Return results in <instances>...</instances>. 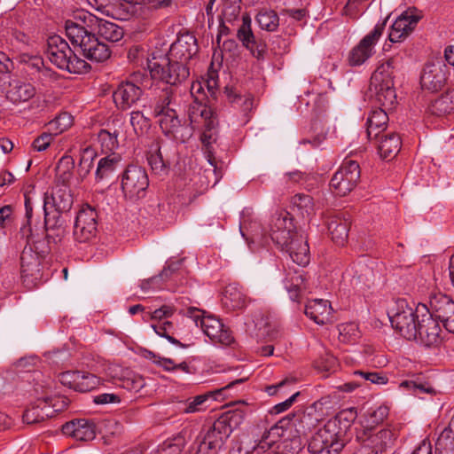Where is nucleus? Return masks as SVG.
Wrapping results in <instances>:
<instances>
[{
  "instance_id": "f257e3e1",
  "label": "nucleus",
  "mask_w": 454,
  "mask_h": 454,
  "mask_svg": "<svg viewBox=\"0 0 454 454\" xmlns=\"http://www.w3.org/2000/svg\"><path fill=\"white\" fill-rule=\"evenodd\" d=\"M66 35L82 56L94 62H103L109 59V47L100 42L96 34L101 38L115 43L124 35L123 29L117 24L98 17L85 10L74 13L73 20L65 23Z\"/></svg>"
},
{
  "instance_id": "f03ea898",
  "label": "nucleus",
  "mask_w": 454,
  "mask_h": 454,
  "mask_svg": "<svg viewBox=\"0 0 454 454\" xmlns=\"http://www.w3.org/2000/svg\"><path fill=\"white\" fill-rule=\"evenodd\" d=\"M198 52L197 40L194 35L185 33L174 42L168 53L153 51L146 57V68L152 79L159 80L170 85H176L190 74L186 62Z\"/></svg>"
},
{
  "instance_id": "7ed1b4c3",
  "label": "nucleus",
  "mask_w": 454,
  "mask_h": 454,
  "mask_svg": "<svg viewBox=\"0 0 454 454\" xmlns=\"http://www.w3.org/2000/svg\"><path fill=\"white\" fill-rule=\"evenodd\" d=\"M155 115L162 132L177 142L184 143L192 137L194 130L205 128L204 139L212 135H207L214 129L218 121L213 108L207 105L199 103L192 104L189 107V124L182 123L177 113L170 107V100L167 97L161 104L154 108Z\"/></svg>"
},
{
  "instance_id": "20e7f679",
  "label": "nucleus",
  "mask_w": 454,
  "mask_h": 454,
  "mask_svg": "<svg viewBox=\"0 0 454 454\" xmlns=\"http://www.w3.org/2000/svg\"><path fill=\"white\" fill-rule=\"evenodd\" d=\"M355 409L340 411L319 428L309 442V451L313 454H338L345 445L346 433L356 420Z\"/></svg>"
},
{
  "instance_id": "39448f33",
  "label": "nucleus",
  "mask_w": 454,
  "mask_h": 454,
  "mask_svg": "<svg viewBox=\"0 0 454 454\" xmlns=\"http://www.w3.org/2000/svg\"><path fill=\"white\" fill-rule=\"evenodd\" d=\"M283 217H273L270 233L271 239L281 250L288 253L294 262L306 266L309 262V249L306 239L294 231V230L279 231L286 228Z\"/></svg>"
},
{
  "instance_id": "423d86ee",
  "label": "nucleus",
  "mask_w": 454,
  "mask_h": 454,
  "mask_svg": "<svg viewBox=\"0 0 454 454\" xmlns=\"http://www.w3.org/2000/svg\"><path fill=\"white\" fill-rule=\"evenodd\" d=\"M47 57L57 67L73 74L86 73L90 65L74 54L68 43L59 35L48 39Z\"/></svg>"
},
{
  "instance_id": "0eeeda50",
  "label": "nucleus",
  "mask_w": 454,
  "mask_h": 454,
  "mask_svg": "<svg viewBox=\"0 0 454 454\" xmlns=\"http://www.w3.org/2000/svg\"><path fill=\"white\" fill-rule=\"evenodd\" d=\"M393 73L394 60L388 59L379 66L371 77V92L375 101L386 109H391L396 102Z\"/></svg>"
},
{
  "instance_id": "6e6552de",
  "label": "nucleus",
  "mask_w": 454,
  "mask_h": 454,
  "mask_svg": "<svg viewBox=\"0 0 454 454\" xmlns=\"http://www.w3.org/2000/svg\"><path fill=\"white\" fill-rule=\"evenodd\" d=\"M184 314L201 328L213 344L229 346L234 341L230 329L215 316L206 315L204 311L194 307L188 308Z\"/></svg>"
},
{
  "instance_id": "1a4fd4ad",
  "label": "nucleus",
  "mask_w": 454,
  "mask_h": 454,
  "mask_svg": "<svg viewBox=\"0 0 454 454\" xmlns=\"http://www.w3.org/2000/svg\"><path fill=\"white\" fill-rule=\"evenodd\" d=\"M392 327L403 338L411 340L417 336V321L422 317L418 306L413 308L405 300H398L387 313Z\"/></svg>"
},
{
  "instance_id": "9d476101",
  "label": "nucleus",
  "mask_w": 454,
  "mask_h": 454,
  "mask_svg": "<svg viewBox=\"0 0 454 454\" xmlns=\"http://www.w3.org/2000/svg\"><path fill=\"white\" fill-rule=\"evenodd\" d=\"M246 414L247 412L239 408L225 412L207 431H202L206 439L220 450L233 430L243 422Z\"/></svg>"
},
{
  "instance_id": "9b49d317",
  "label": "nucleus",
  "mask_w": 454,
  "mask_h": 454,
  "mask_svg": "<svg viewBox=\"0 0 454 454\" xmlns=\"http://www.w3.org/2000/svg\"><path fill=\"white\" fill-rule=\"evenodd\" d=\"M356 441L360 448L354 454H378L392 446L394 434L389 429L361 428L356 432Z\"/></svg>"
},
{
  "instance_id": "f8f14e48",
  "label": "nucleus",
  "mask_w": 454,
  "mask_h": 454,
  "mask_svg": "<svg viewBox=\"0 0 454 454\" xmlns=\"http://www.w3.org/2000/svg\"><path fill=\"white\" fill-rule=\"evenodd\" d=\"M148 185V176L142 167L130 165L121 176V191L128 200H136L143 198Z\"/></svg>"
},
{
  "instance_id": "ddd939ff",
  "label": "nucleus",
  "mask_w": 454,
  "mask_h": 454,
  "mask_svg": "<svg viewBox=\"0 0 454 454\" xmlns=\"http://www.w3.org/2000/svg\"><path fill=\"white\" fill-rule=\"evenodd\" d=\"M141 74H135L131 81L121 82L114 91L113 98L116 106L122 110H128L137 104L141 98L144 89L147 86L141 78Z\"/></svg>"
},
{
  "instance_id": "4468645a",
  "label": "nucleus",
  "mask_w": 454,
  "mask_h": 454,
  "mask_svg": "<svg viewBox=\"0 0 454 454\" xmlns=\"http://www.w3.org/2000/svg\"><path fill=\"white\" fill-rule=\"evenodd\" d=\"M385 27L386 20L377 23L373 29L350 51L348 59L350 66H361L375 53V46L381 37Z\"/></svg>"
},
{
  "instance_id": "2eb2a0df",
  "label": "nucleus",
  "mask_w": 454,
  "mask_h": 454,
  "mask_svg": "<svg viewBox=\"0 0 454 454\" xmlns=\"http://www.w3.org/2000/svg\"><path fill=\"white\" fill-rule=\"evenodd\" d=\"M418 311L422 313V317L417 321V336L412 340L426 347L438 344L441 340L439 323L426 305L419 304Z\"/></svg>"
},
{
  "instance_id": "dca6fc26",
  "label": "nucleus",
  "mask_w": 454,
  "mask_h": 454,
  "mask_svg": "<svg viewBox=\"0 0 454 454\" xmlns=\"http://www.w3.org/2000/svg\"><path fill=\"white\" fill-rule=\"evenodd\" d=\"M360 177V168L356 161H344L330 182L331 189L340 196H345L356 186Z\"/></svg>"
},
{
  "instance_id": "f3484780",
  "label": "nucleus",
  "mask_w": 454,
  "mask_h": 454,
  "mask_svg": "<svg viewBox=\"0 0 454 454\" xmlns=\"http://www.w3.org/2000/svg\"><path fill=\"white\" fill-rule=\"evenodd\" d=\"M98 215L89 205L83 206L76 215L73 236L75 241L84 243L95 237Z\"/></svg>"
},
{
  "instance_id": "a211bd4d",
  "label": "nucleus",
  "mask_w": 454,
  "mask_h": 454,
  "mask_svg": "<svg viewBox=\"0 0 454 454\" xmlns=\"http://www.w3.org/2000/svg\"><path fill=\"white\" fill-rule=\"evenodd\" d=\"M74 203L73 195L68 185L57 184L51 194L46 193L43 197V211L45 218L49 215L50 210L58 213L67 212Z\"/></svg>"
},
{
  "instance_id": "6ab92c4d",
  "label": "nucleus",
  "mask_w": 454,
  "mask_h": 454,
  "mask_svg": "<svg viewBox=\"0 0 454 454\" xmlns=\"http://www.w3.org/2000/svg\"><path fill=\"white\" fill-rule=\"evenodd\" d=\"M420 15L416 9L409 8L403 12L390 27L388 39L391 43H398L405 39L415 28Z\"/></svg>"
},
{
  "instance_id": "aec40b11",
  "label": "nucleus",
  "mask_w": 454,
  "mask_h": 454,
  "mask_svg": "<svg viewBox=\"0 0 454 454\" xmlns=\"http://www.w3.org/2000/svg\"><path fill=\"white\" fill-rule=\"evenodd\" d=\"M237 36L250 53L257 59H264L266 53V44L262 41H257L251 29V19L246 15L242 18V24L239 27Z\"/></svg>"
},
{
  "instance_id": "412c9836",
  "label": "nucleus",
  "mask_w": 454,
  "mask_h": 454,
  "mask_svg": "<svg viewBox=\"0 0 454 454\" xmlns=\"http://www.w3.org/2000/svg\"><path fill=\"white\" fill-rule=\"evenodd\" d=\"M444 68L441 62L427 63L420 77L422 88L431 91L440 90L445 82Z\"/></svg>"
},
{
  "instance_id": "4be33fe9",
  "label": "nucleus",
  "mask_w": 454,
  "mask_h": 454,
  "mask_svg": "<svg viewBox=\"0 0 454 454\" xmlns=\"http://www.w3.org/2000/svg\"><path fill=\"white\" fill-rule=\"evenodd\" d=\"M40 385L35 387V393L38 395L36 403L41 410V414L43 419L52 418L57 412L63 411L67 405L66 402L59 397H52L47 395V389Z\"/></svg>"
},
{
  "instance_id": "5701e85b",
  "label": "nucleus",
  "mask_w": 454,
  "mask_h": 454,
  "mask_svg": "<svg viewBox=\"0 0 454 454\" xmlns=\"http://www.w3.org/2000/svg\"><path fill=\"white\" fill-rule=\"evenodd\" d=\"M65 434L74 437L77 441H90L94 439L95 425L87 419H81L72 420L63 426Z\"/></svg>"
},
{
  "instance_id": "b1692460",
  "label": "nucleus",
  "mask_w": 454,
  "mask_h": 454,
  "mask_svg": "<svg viewBox=\"0 0 454 454\" xmlns=\"http://www.w3.org/2000/svg\"><path fill=\"white\" fill-rule=\"evenodd\" d=\"M332 306L327 300L314 299L305 306V314L317 325L328 323L332 316Z\"/></svg>"
},
{
  "instance_id": "393cba45",
  "label": "nucleus",
  "mask_w": 454,
  "mask_h": 454,
  "mask_svg": "<svg viewBox=\"0 0 454 454\" xmlns=\"http://www.w3.org/2000/svg\"><path fill=\"white\" fill-rule=\"evenodd\" d=\"M430 308L432 314L434 315L435 319L440 320L442 323L454 315V301L449 296L439 294L430 298Z\"/></svg>"
},
{
  "instance_id": "a878e982",
  "label": "nucleus",
  "mask_w": 454,
  "mask_h": 454,
  "mask_svg": "<svg viewBox=\"0 0 454 454\" xmlns=\"http://www.w3.org/2000/svg\"><path fill=\"white\" fill-rule=\"evenodd\" d=\"M21 275L26 278L32 277L37 279L40 276V259L31 247L26 246L20 256Z\"/></svg>"
},
{
  "instance_id": "bb28decb",
  "label": "nucleus",
  "mask_w": 454,
  "mask_h": 454,
  "mask_svg": "<svg viewBox=\"0 0 454 454\" xmlns=\"http://www.w3.org/2000/svg\"><path fill=\"white\" fill-rule=\"evenodd\" d=\"M222 302L228 310H239L246 307L247 297L238 285L231 284L225 287Z\"/></svg>"
},
{
  "instance_id": "cd10ccee",
  "label": "nucleus",
  "mask_w": 454,
  "mask_h": 454,
  "mask_svg": "<svg viewBox=\"0 0 454 454\" xmlns=\"http://www.w3.org/2000/svg\"><path fill=\"white\" fill-rule=\"evenodd\" d=\"M387 109L379 108L372 111L367 119V137L370 140L378 138L386 128L388 121Z\"/></svg>"
},
{
  "instance_id": "c85d7f7f",
  "label": "nucleus",
  "mask_w": 454,
  "mask_h": 454,
  "mask_svg": "<svg viewBox=\"0 0 454 454\" xmlns=\"http://www.w3.org/2000/svg\"><path fill=\"white\" fill-rule=\"evenodd\" d=\"M378 150L381 158L393 159L401 149L400 137L395 133L380 135Z\"/></svg>"
},
{
  "instance_id": "c756f323",
  "label": "nucleus",
  "mask_w": 454,
  "mask_h": 454,
  "mask_svg": "<svg viewBox=\"0 0 454 454\" xmlns=\"http://www.w3.org/2000/svg\"><path fill=\"white\" fill-rule=\"evenodd\" d=\"M349 223L346 219H341L334 216L328 223V231L332 237L333 241L339 245L343 246L348 235Z\"/></svg>"
},
{
  "instance_id": "7c9ffc66",
  "label": "nucleus",
  "mask_w": 454,
  "mask_h": 454,
  "mask_svg": "<svg viewBox=\"0 0 454 454\" xmlns=\"http://www.w3.org/2000/svg\"><path fill=\"white\" fill-rule=\"evenodd\" d=\"M290 275V273H288ZM285 286L292 301H296L302 291L309 289L305 281L303 270L294 271L293 276H288L285 281Z\"/></svg>"
},
{
  "instance_id": "2f4dec72",
  "label": "nucleus",
  "mask_w": 454,
  "mask_h": 454,
  "mask_svg": "<svg viewBox=\"0 0 454 454\" xmlns=\"http://www.w3.org/2000/svg\"><path fill=\"white\" fill-rule=\"evenodd\" d=\"M35 94V89L32 84L16 82L11 85L7 97L13 103H20L29 100Z\"/></svg>"
},
{
  "instance_id": "473e14b6",
  "label": "nucleus",
  "mask_w": 454,
  "mask_h": 454,
  "mask_svg": "<svg viewBox=\"0 0 454 454\" xmlns=\"http://www.w3.org/2000/svg\"><path fill=\"white\" fill-rule=\"evenodd\" d=\"M97 154L93 148L86 147L81 153V158L77 168L76 184H81L90 172L94 166Z\"/></svg>"
},
{
  "instance_id": "72a5a7b5",
  "label": "nucleus",
  "mask_w": 454,
  "mask_h": 454,
  "mask_svg": "<svg viewBox=\"0 0 454 454\" xmlns=\"http://www.w3.org/2000/svg\"><path fill=\"white\" fill-rule=\"evenodd\" d=\"M434 115H445L454 111V91L447 92L436 98L429 106Z\"/></svg>"
},
{
  "instance_id": "f704fd0d",
  "label": "nucleus",
  "mask_w": 454,
  "mask_h": 454,
  "mask_svg": "<svg viewBox=\"0 0 454 454\" xmlns=\"http://www.w3.org/2000/svg\"><path fill=\"white\" fill-rule=\"evenodd\" d=\"M74 160L71 156H63L56 167V179L59 185H68L72 176Z\"/></svg>"
},
{
  "instance_id": "c9c22d12",
  "label": "nucleus",
  "mask_w": 454,
  "mask_h": 454,
  "mask_svg": "<svg viewBox=\"0 0 454 454\" xmlns=\"http://www.w3.org/2000/svg\"><path fill=\"white\" fill-rule=\"evenodd\" d=\"M119 161V157L114 154L101 158L96 169V179L101 181L109 177L116 170Z\"/></svg>"
},
{
  "instance_id": "e433bc0d",
  "label": "nucleus",
  "mask_w": 454,
  "mask_h": 454,
  "mask_svg": "<svg viewBox=\"0 0 454 454\" xmlns=\"http://www.w3.org/2000/svg\"><path fill=\"white\" fill-rule=\"evenodd\" d=\"M22 62L35 69L39 74V79H51L55 74L51 68L44 66L43 59L39 56L23 55Z\"/></svg>"
},
{
  "instance_id": "4c0bfd02",
  "label": "nucleus",
  "mask_w": 454,
  "mask_h": 454,
  "mask_svg": "<svg viewBox=\"0 0 454 454\" xmlns=\"http://www.w3.org/2000/svg\"><path fill=\"white\" fill-rule=\"evenodd\" d=\"M293 205L302 217L310 218L316 211L313 199L307 194H297L293 198Z\"/></svg>"
},
{
  "instance_id": "58836bf2",
  "label": "nucleus",
  "mask_w": 454,
  "mask_h": 454,
  "mask_svg": "<svg viewBox=\"0 0 454 454\" xmlns=\"http://www.w3.org/2000/svg\"><path fill=\"white\" fill-rule=\"evenodd\" d=\"M387 414L388 408L385 405L369 410L361 422L362 428H372L374 425L381 423Z\"/></svg>"
},
{
  "instance_id": "ea45409f",
  "label": "nucleus",
  "mask_w": 454,
  "mask_h": 454,
  "mask_svg": "<svg viewBox=\"0 0 454 454\" xmlns=\"http://www.w3.org/2000/svg\"><path fill=\"white\" fill-rule=\"evenodd\" d=\"M118 136L117 129H101L98 134V142L101 147L106 152H113L118 147Z\"/></svg>"
},
{
  "instance_id": "a19ab883",
  "label": "nucleus",
  "mask_w": 454,
  "mask_h": 454,
  "mask_svg": "<svg viewBox=\"0 0 454 454\" xmlns=\"http://www.w3.org/2000/svg\"><path fill=\"white\" fill-rule=\"evenodd\" d=\"M226 94L229 100L240 107L244 112H247L252 109L254 105V98L251 94H241L233 89H226Z\"/></svg>"
},
{
  "instance_id": "79ce46f5",
  "label": "nucleus",
  "mask_w": 454,
  "mask_h": 454,
  "mask_svg": "<svg viewBox=\"0 0 454 454\" xmlns=\"http://www.w3.org/2000/svg\"><path fill=\"white\" fill-rule=\"evenodd\" d=\"M153 362L168 372H182L184 373H191V367L186 362L175 363L170 358L160 357L155 355H152Z\"/></svg>"
},
{
  "instance_id": "37998d69",
  "label": "nucleus",
  "mask_w": 454,
  "mask_h": 454,
  "mask_svg": "<svg viewBox=\"0 0 454 454\" xmlns=\"http://www.w3.org/2000/svg\"><path fill=\"white\" fill-rule=\"evenodd\" d=\"M121 386L129 391L138 393L145 386V380L141 375L126 370Z\"/></svg>"
},
{
  "instance_id": "c03bdc74",
  "label": "nucleus",
  "mask_w": 454,
  "mask_h": 454,
  "mask_svg": "<svg viewBox=\"0 0 454 454\" xmlns=\"http://www.w3.org/2000/svg\"><path fill=\"white\" fill-rule=\"evenodd\" d=\"M285 431L284 427L280 423L276 424L271 427L267 434L263 436V442L256 446H253V450L259 454L261 450H264L266 445L269 446L271 443L276 442L279 438L283 437L285 435Z\"/></svg>"
},
{
  "instance_id": "a18cd8bd",
  "label": "nucleus",
  "mask_w": 454,
  "mask_h": 454,
  "mask_svg": "<svg viewBox=\"0 0 454 454\" xmlns=\"http://www.w3.org/2000/svg\"><path fill=\"white\" fill-rule=\"evenodd\" d=\"M73 117L67 113H62L48 123V130L55 137L72 126Z\"/></svg>"
},
{
  "instance_id": "49530a36",
  "label": "nucleus",
  "mask_w": 454,
  "mask_h": 454,
  "mask_svg": "<svg viewBox=\"0 0 454 454\" xmlns=\"http://www.w3.org/2000/svg\"><path fill=\"white\" fill-rule=\"evenodd\" d=\"M207 400V395H200L180 403L179 411L183 413L200 412L205 409L204 403Z\"/></svg>"
},
{
  "instance_id": "de8ad7c7",
  "label": "nucleus",
  "mask_w": 454,
  "mask_h": 454,
  "mask_svg": "<svg viewBox=\"0 0 454 454\" xmlns=\"http://www.w3.org/2000/svg\"><path fill=\"white\" fill-rule=\"evenodd\" d=\"M147 160L153 172L161 174L166 170V163L162 158L160 149L158 144L152 146L148 153Z\"/></svg>"
},
{
  "instance_id": "09e8293b",
  "label": "nucleus",
  "mask_w": 454,
  "mask_h": 454,
  "mask_svg": "<svg viewBox=\"0 0 454 454\" xmlns=\"http://www.w3.org/2000/svg\"><path fill=\"white\" fill-rule=\"evenodd\" d=\"M181 263H182L181 260L168 262L166 267L163 269V270L161 271V273L160 275L143 280L142 287L145 290H148V289H150V287L147 286L148 284L153 283V282H158L159 280L168 279L175 271L179 270Z\"/></svg>"
},
{
  "instance_id": "8fccbe9b",
  "label": "nucleus",
  "mask_w": 454,
  "mask_h": 454,
  "mask_svg": "<svg viewBox=\"0 0 454 454\" xmlns=\"http://www.w3.org/2000/svg\"><path fill=\"white\" fill-rule=\"evenodd\" d=\"M129 121L137 135L145 134L151 126L150 119L141 111L131 112Z\"/></svg>"
},
{
  "instance_id": "3c124183",
  "label": "nucleus",
  "mask_w": 454,
  "mask_h": 454,
  "mask_svg": "<svg viewBox=\"0 0 454 454\" xmlns=\"http://www.w3.org/2000/svg\"><path fill=\"white\" fill-rule=\"evenodd\" d=\"M257 22L262 29L274 31L278 26V17L273 11H262L257 15Z\"/></svg>"
},
{
  "instance_id": "603ef678",
  "label": "nucleus",
  "mask_w": 454,
  "mask_h": 454,
  "mask_svg": "<svg viewBox=\"0 0 454 454\" xmlns=\"http://www.w3.org/2000/svg\"><path fill=\"white\" fill-rule=\"evenodd\" d=\"M150 327L157 335L166 338L169 342L175 345L183 346L178 340L170 335V333L173 330V324L170 321L165 320L161 323L159 322L157 324H152Z\"/></svg>"
},
{
  "instance_id": "864d4df0",
  "label": "nucleus",
  "mask_w": 454,
  "mask_h": 454,
  "mask_svg": "<svg viewBox=\"0 0 454 454\" xmlns=\"http://www.w3.org/2000/svg\"><path fill=\"white\" fill-rule=\"evenodd\" d=\"M339 339L343 342L355 341L359 337V331L356 324L346 323L339 325Z\"/></svg>"
},
{
  "instance_id": "5fc2aeb1",
  "label": "nucleus",
  "mask_w": 454,
  "mask_h": 454,
  "mask_svg": "<svg viewBox=\"0 0 454 454\" xmlns=\"http://www.w3.org/2000/svg\"><path fill=\"white\" fill-rule=\"evenodd\" d=\"M193 448L196 449V454H216L219 449L215 447L212 442L206 439L203 432L197 436Z\"/></svg>"
},
{
  "instance_id": "6e6d98bb",
  "label": "nucleus",
  "mask_w": 454,
  "mask_h": 454,
  "mask_svg": "<svg viewBox=\"0 0 454 454\" xmlns=\"http://www.w3.org/2000/svg\"><path fill=\"white\" fill-rule=\"evenodd\" d=\"M175 309L169 305H163L160 308L155 309L153 312H145L143 315V320L148 322L149 320L168 319L174 315Z\"/></svg>"
},
{
  "instance_id": "4d7b16f0",
  "label": "nucleus",
  "mask_w": 454,
  "mask_h": 454,
  "mask_svg": "<svg viewBox=\"0 0 454 454\" xmlns=\"http://www.w3.org/2000/svg\"><path fill=\"white\" fill-rule=\"evenodd\" d=\"M81 379L77 387V391H90L100 384V379L94 374L80 372Z\"/></svg>"
},
{
  "instance_id": "13d9d810",
  "label": "nucleus",
  "mask_w": 454,
  "mask_h": 454,
  "mask_svg": "<svg viewBox=\"0 0 454 454\" xmlns=\"http://www.w3.org/2000/svg\"><path fill=\"white\" fill-rule=\"evenodd\" d=\"M317 421V418H314L309 413H304L298 420L297 423L294 422V427L296 428L297 434L301 435H306L309 431L311 430L313 427H315L316 422Z\"/></svg>"
},
{
  "instance_id": "bf43d9fd",
  "label": "nucleus",
  "mask_w": 454,
  "mask_h": 454,
  "mask_svg": "<svg viewBox=\"0 0 454 454\" xmlns=\"http://www.w3.org/2000/svg\"><path fill=\"white\" fill-rule=\"evenodd\" d=\"M204 86L207 88V93L214 97L218 88V73L216 70L212 68L208 69L206 77L202 78L201 81Z\"/></svg>"
},
{
  "instance_id": "052dcab7",
  "label": "nucleus",
  "mask_w": 454,
  "mask_h": 454,
  "mask_svg": "<svg viewBox=\"0 0 454 454\" xmlns=\"http://www.w3.org/2000/svg\"><path fill=\"white\" fill-rule=\"evenodd\" d=\"M82 376H80V372H65L59 375V381L64 386L68 387L69 388L74 389L77 391V387L79 384V380Z\"/></svg>"
},
{
  "instance_id": "680f3d73",
  "label": "nucleus",
  "mask_w": 454,
  "mask_h": 454,
  "mask_svg": "<svg viewBox=\"0 0 454 454\" xmlns=\"http://www.w3.org/2000/svg\"><path fill=\"white\" fill-rule=\"evenodd\" d=\"M54 137L55 136L50 131L43 132L34 140L32 144L34 150L36 152L45 151L51 145V142L54 139Z\"/></svg>"
},
{
  "instance_id": "e2e57ef3",
  "label": "nucleus",
  "mask_w": 454,
  "mask_h": 454,
  "mask_svg": "<svg viewBox=\"0 0 454 454\" xmlns=\"http://www.w3.org/2000/svg\"><path fill=\"white\" fill-rule=\"evenodd\" d=\"M43 420V419L41 414V410L37 403L27 409L23 414V421L27 424L39 423Z\"/></svg>"
},
{
  "instance_id": "0e129e2a",
  "label": "nucleus",
  "mask_w": 454,
  "mask_h": 454,
  "mask_svg": "<svg viewBox=\"0 0 454 454\" xmlns=\"http://www.w3.org/2000/svg\"><path fill=\"white\" fill-rule=\"evenodd\" d=\"M400 387L411 391L412 394L417 395L422 392H429V388L426 387L421 383H417L413 380H404L400 384Z\"/></svg>"
},
{
  "instance_id": "69168bd1",
  "label": "nucleus",
  "mask_w": 454,
  "mask_h": 454,
  "mask_svg": "<svg viewBox=\"0 0 454 454\" xmlns=\"http://www.w3.org/2000/svg\"><path fill=\"white\" fill-rule=\"evenodd\" d=\"M205 86L201 81L193 82L191 86V94L194 98L193 104L199 103L204 105L202 103L203 95H204Z\"/></svg>"
},
{
  "instance_id": "338daca9",
  "label": "nucleus",
  "mask_w": 454,
  "mask_h": 454,
  "mask_svg": "<svg viewBox=\"0 0 454 454\" xmlns=\"http://www.w3.org/2000/svg\"><path fill=\"white\" fill-rule=\"evenodd\" d=\"M94 402L97 404L118 403L121 402L120 396L114 393H103L95 396Z\"/></svg>"
},
{
  "instance_id": "774afa93",
  "label": "nucleus",
  "mask_w": 454,
  "mask_h": 454,
  "mask_svg": "<svg viewBox=\"0 0 454 454\" xmlns=\"http://www.w3.org/2000/svg\"><path fill=\"white\" fill-rule=\"evenodd\" d=\"M336 366V359L333 356H326L325 357H322L317 363V368L325 372L333 371Z\"/></svg>"
}]
</instances>
